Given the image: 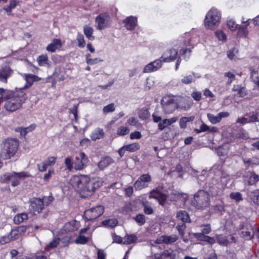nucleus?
I'll return each instance as SVG.
<instances>
[{"mask_svg":"<svg viewBox=\"0 0 259 259\" xmlns=\"http://www.w3.org/2000/svg\"><path fill=\"white\" fill-rule=\"evenodd\" d=\"M11 240H15L18 238L19 234L15 229L12 230L11 232L9 234Z\"/></svg>","mask_w":259,"mask_h":259,"instance_id":"nucleus-55","label":"nucleus"},{"mask_svg":"<svg viewBox=\"0 0 259 259\" xmlns=\"http://www.w3.org/2000/svg\"><path fill=\"white\" fill-rule=\"evenodd\" d=\"M215 35H216L217 37L220 40L224 41L226 39V34L222 31L218 30L215 31Z\"/></svg>","mask_w":259,"mask_h":259,"instance_id":"nucleus-50","label":"nucleus"},{"mask_svg":"<svg viewBox=\"0 0 259 259\" xmlns=\"http://www.w3.org/2000/svg\"><path fill=\"white\" fill-rule=\"evenodd\" d=\"M194 77H199V76H197L194 73H193L192 75H189L184 76V77L181 80V81L183 84H190L194 81Z\"/></svg>","mask_w":259,"mask_h":259,"instance_id":"nucleus-35","label":"nucleus"},{"mask_svg":"<svg viewBox=\"0 0 259 259\" xmlns=\"http://www.w3.org/2000/svg\"><path fill=\"white\" fill-rule=\"evenodd\" d=\"M104 211V208L102 205H98L85 211L84 215L88 221H91L100 217Z\"/></svg>","mask_w":259,"mask_h":259,"instance_id":"nucleus-9","label":"nucleus"},{"mask_svg":"<svg viewBox=\"0 0 259 259\" xmlns=\"http://www.w3.org/2000/svg\"><path fill=\"white\" fill-rule=\"evenodd\" d=\"M30 206L34 211L40 212L44 208L43 199L40 198H34L30 201Z\"/></svg>","mask_w":259,"mask_h":259,"instance_id":"nucleus-16","label":"nucleus"},{"mask_svg":"<svg viewBox=\"0 0 259 259\" xmlns=\"http://www.w3.org/2000/svg\"><path fill=\"white\" fill-rule=\"evenodd\" d=\"M217 241L220 244L223 245H227L228 243V240L225 237L221 235L217 236Z\"/></svg>","mask_w":259,"mask_h":259,"instance_id":"nucleus-57","label":"nucleus"},{"mask_svg":"<svg viewBox=\"0 0 259 259\" xmlns=\"http://www.w3.org/2000/svg\"><path fill=\"white\" fill-rule=\"evenodd\" d=\"M115 107L114 103H111L108 104V105L105 106L103 109V112L107 114L109 112H112L115 111Z\"/></svg>","mask_w":259,"mask_h":259,"instance_id":"nucleus-45","label":"nucleus"},{"mask_svg":"<svg viewBox=\"0 0 259 259\" xmlns=\"http://www.w3.org/2000/svg\"><path fill=\"white\" fill-rule=\"evenodd\" d=\"M192 204L196 208L204 209L210 205V198L209 194L204 191L199 190L194 196Z\"/></svg>","mask_w":259,"mask_h":259,"instance_id":"nucleus-4","label":"nucleus"},{"mask_svg":"<svg viewBox=\"0 0 259 259\" xmlns=\"http://www.w3.org/2000/svg\"><path fill=\"white\" fill-rule=\"evenodd\" d=\"M227 25L228 27L232 31L236 30L239 26L233 19H230L228 20L227 22Z\"/></svg>","mask_w":259,"mask_h":259,"instance_id":"nucleus-41","label":"nucleus"},{"mask_svg":"<svg viewBox=\"0 0 259 259\" xmlns=\"http://www.w3.org/2000/svg\"><path fill=\"white\" fill-rule=\"evenodd\" d=\"M178 239V236L172 234L170 236L163 235L157 239L156 242L157 243H164L165 244H170L175 242Z\"/></svg>","mask_w":259,"mask_h":259,"instance_id":"nucleus-17","label":"nucleus"},{"mask_svg":"<svg viewBox=\"0 0 259 259\" xmlns=\"http://www.w3.org/2000/svg\"><path fill=\"white\" fill-rule=\"evenodd\" d=\"M193 104V100L189 97L181 98L179 102L177 103V108L183 110L189 109Z\"/></svg>","mask_w":259,"mask_h":259,"instance_id":"nucleus-14","label":"nucleus"},{"mask_svg":"<svg viewBox=\"0 0 259 259\" xmlns=\"http://www.w3.org/2000/svg\"><path fill=\"white\" fill-rule=\"evenodd\" d=\"M224 75L225 76L229 78V79L227 82L228 85H230L232 82L233 80L235 79V75L231 72L225 73Z\"/></svg>","mask_w":259,"mask_h":259,"instance_id":"nucleus-52","label":"nucleus"},{"mask_svg":"<svg viewBox=\"0 0 259 259\" xmlns=\"http://www.w3.org/2000/svg\"><path fill=\"white\" fill-rule=\"evenodd\" d=\"M249 23L244 26H238L237 29L238 30L237 35L239 37H246L248 34V30L247 27L248 26Z\"/></svg>","mask_w":259,"mask_h":259,"instance_id":"nucleus-32","label":"nucleus"},{"mask_svg":"<svg viewBox=\"0 0 259 259\" xmlns=\"http://www.w3.org/2000/svg\"><path fill=\"white\" fill-rule=\"evenodd\" d=\"M207 116L208 119H209V121L212 124H216L217 123H219L221 121L220 117L219 116V114L215 116L214 115H213L212 114L208 113L207 114Z\"/></svg>","mask_w":259,"mask_h":259,"instance_id":"nucleus-40","label":"nucleus"},{"mask_svg":"<svg viewBox=\"0 0 259 259\" xmlns=\"http://www.w3.org/2000/svg\"><path fill=\"white\" fill-rule=\"evenodd\" d=\"M247 94V92L245 88L242 87L239 89V92L236 95V96L239 97H244Z\"/></svg>","mask_w":259,"mask_h":259,"instance_id":"nucleus-61","label":"nucleus"},{"mask_svg":"<svg viewBox=\"0 0 259 259\" xmlns=\"http://www.w3.org/2000/svg\"><path fill=\"white\" fill-rule=\"evenodd\" d=\"M19 147V142L15 138H7L0 144L2 154L5 159H9L16 154Z\"/></svg>","mask_w":259,"mask_h":259,"instance_id":"nucleus-3","label":"nucleus"},{"mask_svg":"<svg viewBox=\"0 0 259 259\" xmlns=\"http://www.w3.org/2000/svg\"><path fill=\"white\" fill-rule=\"evenodd\" d=\"M11 241V238H10L9 235L4 236L0 238V243L1 244L4 245Z\"/></svg>","mask_w":259,"mask_h":259,"instance_id":"nucleus-59","label":"nucleus"},{"mask_svg":"<svg viewBox=\"0 0 259 259\" xmlns=\"http://www.w3.org/2000/svg\"><path fill=\"white\" fill-rule=\"evenodd\" d=\"M133 219L140 225H143L146 222L145 217L143 214H138L136 217L133 218Z\"/></svg>","mask_w":259,"mask_h":259,"instance_id":"nucleus-38","label":"nucleus"},{"mask_svg":"<svg viewBox=\"0 0 259 259\" xmlns=\"http://www.w3.org/2000/svg\"><path fill=\"white\" fill-rule=\"evenodd\" d=\"M161 103L162 109L166 114L171 113L177 108V103L173 98L168 96L164 97L161 101Z\"/></svg>","mask_w":259,"mask_h":259,"instance_id":"nucleus-7","label":"nucleus"},{"mask_svg":"<svg viewBox=\"0 0 259 259\" xmlns=\"http://www.w3.org/2000/svg\"><path fill=\"white\" fill-rule=\"evenodd\" d=\"M192 97L196 101H199L201 99V93L199 92H193L191 94Z\"/></svg>","mask_w":259,"mask_h":259,"instance_id":"nucleus-60","label":"nucleus"},{"mask_svg":"<svg viewBox=\"0 0 259 259\" xmlns=\"http://www.w3.org/2000/svg\"><path fill=\"white\" fill-rule=\"evenodd\" d=\"M162 59H157L147 64L144 68V73H148L155 71L161 68L162 65Z\"/></svg>","mask_w":259,"mask_h":259,"instance_id":"nucleus-13","label":"nucleus"},{"mask_svg":"<svg viewBox=\"0 0 259 259\" xmlns=\"http://www.w3.org/2000/svg\"><path fill=\"white\" fill-rule=\"evenodd\" d=\"M80 226V223L79 222L75 220H73L71 222L67 223L65 225V230L71 232L75 231L77 230Z\"/></svg>","mask_w":259,"mask_h":259,"instance_id":"nucleus-19","label":"nucleus"},{"mask_svg":"<svg viewBox=\"0 0 259 259\" xmlns=\"http://www.w3.org/2000/svg\"><path fill=\"white\" fill-rule=\"evenodd\" d=\"M178 51L174 49H171L165 52L161 57L164 62H169L176 59Z\"/></svg>","mask_w":259,"mask_h":259,"instance_id":"nucleus-15","label":"nucleus"},{"mask_svg":"<svg viewBox=\"0 0 259 259\" xmlns=\"http://www.w3.org/2000/svg\"><path fill=\"white\" fill-rule=\"evenodd\" d=\"M113 162L114 161L112 158L110 157L106 156L100 161L98 163V167L100 169L103 170L105 167L113 163Z\"/></svg>","mask_w":259,"mask_h":259,"instance_id":"nucleus-23","label":"nucleus"},{"mask_svg":"<svg viewBox=\"0 0 259 259\" xmlns=\"http://www.w3.org/2000/svg\"><path fill=\"white\" fill-rule=\"evenodd\" d=\"M142 137L141 133L140 132L136 131L130 134V139H140Z\"/></svg>","mask_w":259,"mask_h":259,"instance_id":"nucleus-58","label":"nucleus"},{"mask_svg":"<svg viewBox=\"0 0 259 259\" xmlns=\"http://www.w3.org/2000/svg\"><path fill=\"white\" fill-rule=\"evenodd\" d=\"M112 238L113 239V242H116L117 243H123V238H121L120 236L117 235L115 234H113Z\"/></svg>","mask_w":259,"mask_h":259,"instance_id":"nucleus-62","label":"nucleus"},{"mask_svg":"<svg viewBox=\"0 0 259 259\" xmlns=\"http://www.w3.org/2000/svg\"><path fill=\"white\" fill-rule=\"evenodd\" d=\"M231 199L235 200L236 202H239L242 200V195L239 192L231 193L230 195Z\"/></svg>","mask_w":259,"mask_h":259,"instance_id":"nucleus-48","label":"nucleus"},{"mask_svg":"<svg viewBox=\"0 0 259 259\" xmlns=\"http://www.w3.org/2000/svg\"><path fill=\"white\" fill-rule=\"evenodd\" d=\"M125 27L128 30H133L137 25V19L136 17L130 16L127 17L124 21Z\"/></svg>","mask_w":259,"mask_h":259,"instance_id":"nucleus-18","label":"nucleus"},{"mask_svg":"<svg viewBox=\"0 0 259 259\" xmlns=\"http://www.w3.org/2000/svg\"><path fill=\"white\" fill-rule=\"evenodd\" d=\"M249 196L254 204L259 205V189L251 192Z\"/></svg>","mask_w":259,"mask_h":259,"instance_id":"nucleus-33","label":"nucleus"},{"mask_svg":"<svg viewBox=\"0 0 259 259\" xmlns=\"http://www.w3.org/2000/svg\"><path fill=\"white\" fill-rule=\"evenodd\" d=\"M123 244H130L136 242L137 237L135 234L126 235L123 238Z\"/></svg>","mask_w":259,"mask_h":259,"instance_id":"nucleus-30","label":"nucleus"},{"mask_svg":"<svg viewBox=\"0 0 259 259\" xmlns=\"http://www.w3.org/2000/svg\"><path fill=\"white\" fill-rule=\"evenodd\" d=\"M117 224V221L114 219L109 220L103 222V224L110 227H114Z\"/></svg>","mask_w":259,"mask_h":259,"instance_id":"nucleus-53","label":"nucleus"},{"mask_svg":"<svg viewBox=\"0 0 259 259\" xmlns=\"http://www.w3.org/2000/svg\"><path fill=\"white\" fill-rule=\"evenodd\" d=\"M65 164L69 170H71L73 168V162L70 157H68L65 159Z\"/></svg>","mask_w":259,"mask_h":259,"instance_id":"nucleus-54","label":"nucleus"},{"mask_svg":"<svg viewBox=\"0 0 259 259\" xmlns=\"http://www.w3.org/2000/svg\"><path fill=\"white\" fill-rule=\"evenodd\" d=\"M38 78V77L35 75H33V74L26 75V81L27 83L24 86V87L21 88L20 89H22V90L23 91H24L23 90L24 89L28 88L30 86H31V85L32 84L33 82L34 81H36Z\"/></svg>","mask_w":259,"mask_h":259,"instance_id":"nucleus-26","label":"nucleus"},{"mask_svg":"<svg viewBox=\"0 0 259 259\" xmlns=\"http://www.w3.org/2000/svg\"><path fill=\"white\" fill-rule=\"evenodd\" d=\"M12 70L10 69H5L0 71V81L7 83L8 79L12 74Z\"/></svg>","mask_w":259,"mask_h":259,"instance_id":"nucleus-21","label":"nucleus"},{"mask_svg":"<svg viewBox=\"0 0 259 259\" xmlns=\"http://www.w3.org/2000/svg\"><path fill=\"white\" fill-rule=\"evenodd\" d=\"M94 30L93 29L88 25H84L83 27V32L86 37L90 40H93L95 37L92 35Z\"/></svg>","mask_w":259,"mask_h":259,"instance_id":"nucleus-31","label":"nucleus"},{"mask_svg":"<svg viewBox=\"0 0 259 259\" xmlns=\"http://www.w3.org/2000/svg\"><path fill=\"white\" fill-rule=\"evenodd\" d=\"M105 133L102 128H97L95 129L91 135V138L93 141H96L103 138Z\"/></svg>","mask_w":259,"mask_h":259,"instance_id":"nucleus-22","label":"nucleus"},{"mask_svg":"<svg viewBox=\"0 0 259 259\" xmlns=\"http://www.w3.org/2000/svg\"><path fill=\"white\" fill-rule=\"evenodd\" d=\"M142 205L144 207L143 211L146 214H151L153 213V209L149 205L148 201H146L143 202Z\"/></svg>","mask_w":259,"mask_h":259,"instance_id":"nucleus-37","label":"nucleus"},{"mask_svg":"<svg viewBox=\"0 0 259 259\" xmlns=\"http://www.w3.org/2000/svg\"><path fill=\"white\" fill-rule=\"evenodd\" d=\"M76 40L78 42V46L79 48H83L85 46V41L83 35L81 33H78L76 37Z\"/></svg>","mask_w":259,"mask_h":259,"instance_id":"nucleus-43","label":"nucleus"},{"mask_svg":"<svg viewBox=\"0 0 259 259\" xmlns=\"http://www.w3.org/2000/svg\"><path fill=\"white\" fill-rule=\"evenodd\" d=\"M111 18L108 13H101L95 20L96 27L98 30H103L109 26Z\"/></svg>","mask_w":259,"mask_h":259,"instance_id":"nucleus-8","label":"nucleus"},{"mask_svg":"<svg viewBox=\"0 0 259 259\" xmlns=\"http://www.w3.org/2000/svg\"><path fill=\"white\" fill-rule=\"evenodd\" d=\"M168 125V124L166 119H163L158 123V128L161 131L163 130Z\"/></svg>","mask_w":259,"mask_h":259,"instance_id":"nucleus-63","label":"nucleus"},{"mask_svg":"<svg viewBox=\"0 0 259 259\" xmlns=\"http://www.w3.org/2000/svg\"><path fill=\"white\" fill-rule=\"evenodd\" d=\"M156 259H174L173 251L171 250H165L160 254L155 256Z\"/></svg>","mask_w":259,"mask_h":259,"instance_id":"nucleus-27","label":"nucleus"},{"mask_svg":"<svg viewBox=\"0 0 259 259\" xmlns=\"http://www.w3.org/2000/svg\"><path fill=\"white\" fill-rule=\"evenodd\" d=\"M139 117L142 119H146L149 118L150 114L146 109H142L139 112Z\"/></svg>","mask_w":259,"mask_h":259,"instance_id":"nucleus-44","label":"nucleus"},{"mask_svg":"<svg viewBox=\"0 0 259 259\" xmlns=\"http://www.w3.org/2000/svg\"><path fill=\"white\" fill-rule=\"evenodd\" d=\"M28 218V214L26 213H22L16 215L13 219L15 224H19Z\"/></svg>","mask_w":259,"mask_h":259,"instance_id":"nucleus-29","label":"nucleus"},{"mask_svg":"<svg viewBox=\"0 0 259 259\" xmlns=\"http://www.w3.org/2000/svg\"><path fill=\"white\" fill-rule=\"evenodd\" d=\"M14 91H10L3 88H0V102L6 101L7 99V97L9 96Z\"/></svg>","mask_w":259,"mask_h":259,"instance_id":"nucleus-34","label":"nucleus"},{"mask_svg":"<svg viewBox=\"0 0 259 259\" xmlns=\"http://www.w3.org/2000/svg\"><path fill=\"white\" fill-rule=\"evenodd\" d=\"M176 218L183 223L190 222V219L188 212L185 210H179L177 212Z\"/></svg>","mask_w":259,"mask_h":259,"instance_id":"nucleus-20","label":"nucleus"},{"mask_svg":"<svg viewBox=\"0 0 259 259\" xmlns=\"http://www.w3.org/2000/svg\"><path fill=\"white\" fill-rule=\"evenodd\" d=\"M70 183L82 198L92 196L100 186L99 182L92 180L85 175L73 176L70 179Z\"/></svg>","mask_w":259,"mask_h":259,"instance_id":"nucleus-1","label":"nucleus"},{"mask_svg":"<svg viewBox=\"0 0 259 259\" xmlns=\"http://www.w3.org/2000/svg\"><path fill=\"white\" fill-rule=\"evenodd\" d=\"M37 61L39 66L49 67L50 61L48 57L46 55L39 56L37 58Z\"/></svg>","mask_w":259,"mask_h":259,"instance_id":"nucleus-28","label":"nucleus"},{"mask_svg":"<svg viewBox=\"0 0 259 259\" xmlns=\"http://www.w3.org/2000/svg\"><path fill=\"white\" fill-rule=\"evenodd\" d=\"M259 180V176L255 174L252 173L249 176V180L248 181V184L250 185H252L258 181Z\"/></svg>","mask_w":259,"mask_h":259,"instance_id":"nucleus-46","label":"nucleus"},{"mask_svg":"<svg viewBox=\"0 0 259 259\" xmlns=\"http://www.w3.org/2000/svg\"><path fill=\"white\" fill-rule=\"evenodd\" d=\"M61 46V40L59 39H54L52 42L47 47V50L51 52H55L58 48Z\"/></svg>","mask_w":259,"mask_h":259,"instance_id":"nucleus-25","label":"nucleus"},{"mask_svg":"<svg viewBox=\"0 0 259 259\" xmlns=\"http://www.w3.org/2000/svg\"><path fill=\"white\" fill-rule=\"evenodd\" d=\"M89 241V238L86 237L83 235H79L75 239V242L77 244H85Z\"/></svg>","mask_w":259,"mask_h":259,"instance_id":"nucleus-49","label":"nucleus"},{"mask_svg":"<svg viewBox=\"0 0 259 259\" xmlns=\"http://www.w3.org/2000/svg\"><path fill=\"white\" fill-rule=\"evenodd\" d=\"M26 99V94L22 89H19V91L14 92L8 95L6 100L5 108L8 111H15L21 107Z\"/></svg>","mask_w":259,"mask_h":259,"instance_id":"nucleus-2","label":"nucleus"},{"mask_svg":"<svg viewBox=\"0 0 259 259\" xmlns=\"http://www.w3.org/2000/svg\"><path fill=\"white\" fill-rule=\"evenodd\" d=\"M242 236L245 238V239H250L254 235V231L252 230L250 231H243L242 232Z\"/></svg>","mask_w":259,"mask_h":259,"instance_id":"nucleus-47","label":"nucleus"},{"mask_svg":"<svg viewBox=\"0 0 259 259\" xmlns=\"http://www.w3.org/2000/svg\"><path fill=\"white\" fill-rule=\"evenodd\" d=\"M238 53V50L235 48L230 49L227 53V56L230 59H234L236 58V54Z\"/></svg>","mask_w":259,"mask_h":259,"instance_id":"nucleus-42","label":"nucleus"},{"mask_svg":"<svg viewBox=\"0 0 259 259\" xmlns=\"http://www.w3.org/2000/svg\"><path fill=\"white\" fill-rule=\"evenodd\" d=\"M17 5L16 2L15 1H11L10 2V5L7 7H5L4 9L7 12V13H10L11 12V10L15 8V7Z\"/></svg>","mask_w":259,"mask_h":259,"instance_id":"nucleus-56","label":"nucleus"},{"mask_svg":"<svg viewBox=\"0 0 259 259\" xmlns=\"http://www.w3.org/2000/svg\"><path fill=\"white\" fill-rule=\"evenodd\" d=\"M130 132V128L126 126H121L117 128V134L120 136H124Z\"/></svg>","mask_w":259,"mask_h":259,"instance_id":"nucleus-39","label":"nucleus"},{"mask_svg":"<svg viewBox=\"0 0 259 259\" xmlns=\"http://www.w3.org/2000/svg\"><path fill=\"white\" fill-rule=\"evenodd\" d=\"M151 181V177L148 174H143L135 182L134 187L136 190H140L147 187Z\"/></svg>","mask_w":259,"mask_h":259,"instance_id":"nucleus-10","label":"nucleus"},{"mask_svg":"<svg viewBox=\"0 0 259 259\" xmlns=\"http://www.w3.org/2000/svg\"><path fill=\"white\" fill-rule=\"evenodd\" d=\"M221 18L220 12L217 9L212 8L206 15L204 20L205 27L209 29H214L219 25Z\"/></svg>","mask_w":259,"mask_h":259,"instance_id":"nucleus-5","label":"nucleus"},{"mask_svg":"<svg viewBox=\"0 0 259 259\" xmlns=\"http://www.w3.org/2000/svg\"><path fill=\"white\" fill-rule=\"evenodd\" d=\"M29 176L27 172H8L6 173L0 177V181L3 183H9L12 182V186L13 187L17 186L20 183L19 180Z\"/></svg>","mask_w":259,"mask_h":259,"instance_id":"nucleus-6","label":"nucleus"},{"mask_svg":"<svg viewBox=\"0 0 259 259\" xmlns=\"http://www.w3.org/2000/svg\"><path fill=\"white\" fill-rule=\"evenodd\" d=\"M149 198H152L157 200L159 198L165 199H166V196L163 194L158 188H156L155 189H153L150 192Z\"/></svg>","mask_w":259,"mask_h":259,"instance_id":"nucleus-24","label":"nucleus"},{"mask_svg":"<svg viewBox=\"0 0 259 259\" xmlns=\"http://www.w3.org/2000/svg\"><path fill=\"white\" fill-rule=\"evenodd\" d=\"M259 113L250 112L245 115L244 117L238 118L237 120V123H239L241 125H244L246 123H254L255 122H259Z\"/></svg>","mask_w":259,"mask_h":259,"instance_id":"nucleus-11","label":"nucleus"},{"mask_svg":"<svg viewBox=\"0 0 259 259\" xmlns=\"http://www.w3.org/2000/svg\"><path fill=\"white\" fill-rule=\"evenodd\" d=\"M185 223H180L177 225L176 228L181 236L184 235V230L186 228Z\"/></svg>","mask_w":259,"mask_h":259,"instance_id":"nucleus-51","label":"nucleus"},{"mask_svg":"<svg viewBox=\"0 0 259 259\" xmlns=\"http://www.w3.org/2000/svg\"><path fill=\"white\" fill-rule=\"evenodd\" d=\"M126 150L130 152H134L138 150L140 148V144L138 143H134L125 145Z\"/></svg>","mask_w":259,"mask_h":259,"instance_id":"nucleus-36","label":"nucleus"},{"mask_svg":"<svg viewBox=\"0 0 259 259\" xmlns=\"http://www.w3.org/2000/svg\"><path fill=\"white\" fill-rule=\"evenodd\" d=\"M88 162V158L83 152H80L79 156L76 157L74 161V168L76 170H81L83 168Z\"/></svg>","mask_w":259,"mask_h":259,"instance_id":"nucleus-12","label":"nucleus"},{"mask_svg":"<svg viewBox=\"0 0 259 259\" xmlns=\"http://www.w3.org/2000/svg\"><path fill=\"white\" fill-rule=\"evenodd\" d=\"M56 158L53 156L49 157L47 160L44 161L48 166L53 165L56 162Z\"/></svg>","mask_w":259,"mask_h":259,"instance_id":"nucleus-64","label":"nucleus"}]
</instances>
